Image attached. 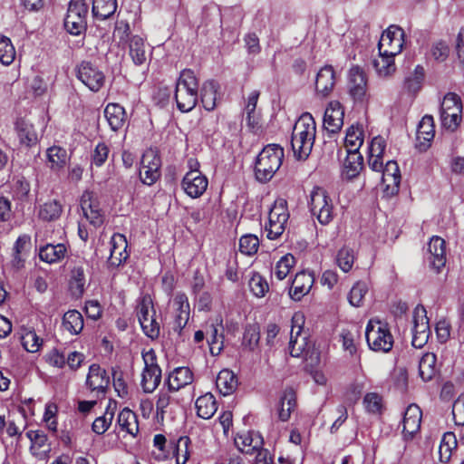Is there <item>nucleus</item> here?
<instances>
[{
	"instance_id": "f257e3e1",
	"label": "nucleus",
	"mask_w": 464,
	"mask_h": 464,
	"mask_svg": "<svg viewBox=\"0 0 464 464\" xmlns=\"http://www.w3.org/2000/svg\"><path fill=\"white\" fill-rule=\"evenodd\" d=\"M316 134V124L308 112L302 114L295 121L292 136L291 147L297 160H306L310 155Z\"/></svg>"
},
{
	"instance_id": "f03ea898",
	"label": "nucleus",
	"mask_w": 464,
	"mask_h": 464,
	"mask_svg": "<svg viewBox=\"0 0 464 464\" xmlns=\"http://www.w3.org/2000/svg\"><path fill=\"white\" fill-rule=\"evenodd\" d=\"M285 157L284 149L278 144H268L258 153L254 173L260 183H267L282 166Z\"/></svg>"
},
{
	"instance_id": "7ed1b4c3",
	"label": "nucleus",
	"mask_w": 464,
	"mask_h": 464,
	"mask_svg": "<svg viewBox=\"0 0 464 464\" xmlns=\"http://www.w3.org/2000/svg\"><path fill=\"white\" fill-rule=\"evenodd\" d=\"M174 98L177 108L181 112L192 111L198 101V82L195 72L184 69L177 81Z\"/></svg>"
},
{
	"instance_id": "20e7f679",
	"label": "nucleus",
	"mask_w": 464,
	"mask_h": 464,
	"mask_svg": "<svg viewBox=\"0 0 464 464\" xmlns=\"http://www.w3.org/2000/svg\"><path fill=\"white\" fill-rule=\"evenodd\" d=\"M365 337L369 348L374 352L389 353L393 347L394 339L389 324L379 319L369 320L365 329Z\"/></svg>"
},
{
	"instance_id": "39448f33",
	"label": "nucleus",
	"mask_w": 464,
	"mask_h": 464,
	"mask_svg": "<svg viewBox=\"0 0 464 464\" xmlns=\"http://www.w3.org/2000/svg\"><path fill=\"white\" fill-rule=\"evenodd\" d=\"M137 317L144 334L156 340L160 334V323L158 321L150 295H143L137 306Z\"/></svg>"
},
{
	"instance_id": "423d86ee",
	"label": "nucleus",
	"mask_w": 464,
	"mask_h": 464,
	"mask_svg": "<svg viewBox=\"0 0 464 464\" xmlns=\"http://www.w3.org/2000/svg\"><path fill=\"white\" fill-rule=\"evenodd\" d=\"M440 121L443 128L455 131L462 121V102L455 92H448L440 103Z\"/></svg>"
},
{
	"instance_id": "0eeeda50",
	"label": "nucleus",
	"mask_w": 464,
	"mask_h": 464,
	"mask_svg": "<svg viewBox=\"0 0 464 464\" xmlns=\"http://www.w3.org/2000/svg\"><path fill=\"white\" fill-rule=\"evenodd\" d=\"M141 357L144 368L141 374L140 385L144 392L151 393L161 382V369L158 364V359L154 349H143Z\"/></svg>"
},
{
	"instance_id": "6e6552de",
	"label": "nucleus",
	"mask_w": 464,
	"mask_h": 464,
	"mask_svg": "<svg viewBox=\"0 0 464 464\" xmlns=\"http://www.w3.org/2000/svg\"><path fill=\"white\" fill-rule=\"evenodd\" d=\"M289 217L287 201L281 198L276 199L269 210L268 223L266 225L268 239L276 240L282 236Z\"/></svg>"
},
{
	"instance_id": "1a4fd4ad",
	"label": "nucleus",
	"mask_w": 464,
	"mask_h": 464,
	"mask_svg": "<svg viewBox=\"0 0 464 464\" xmlns=\"http://www.w3.org/2000/svg\"><path fill=\"white\" fill-rule=\"evenodd\" d=\"M309 208L322 225L329 224L334 218V206L327 191L321 187H314L310 194Z\"/></svg>"
},
{
	"instance_id": "9d476101",
	"label": "nucleus",
	"mask_w": 464,
	"mask_h": 464,
	"mask_svg": "<svg viewBox=\"0 0 464 464\" xmlns=\"http://www.w3.org/2000/svg\"><path fill=\"white\" fill-rule=\"evenodd\" d=\"M89 7L84 0H72L64 18V28L72 35H80L87 29Z\"/></svg>"
},
{
	"instance_id": "9b49d317",
	"label": "nucleus",
	"mask_w": 464,
	"mask_h": 464,
	"mask_svg": "<svg viewBox=\"0 0 464 464\" xmlns=\"http://www.w3.org/2000/svg\"><path fill=\"white\" fill-rule=\"evenodd\" d=\"M161 158L157 150L149 149L142 154L140 169V181L148 186L155 184L161 176Z\"/></svg>"
},
{
	"instance_id": "f8f14e48",
	"label": "nucleus",
	"mask_w": 464,
	"mask_h": 464,
	"mask_svg": "<svg viewBox=\"0 0 464 464\" xmlns=\"http://www.w3.org/2000/svg\"><path fill=\"white\" fill-rule=\"evenodd\" d=\"M76 77L93 92H98L104 86L106 79L104 72L89 61H82L76 66Z\"/></svg>"
},
{
	"instance_id": "ddd939ff",
	"label": "nucleus",
	"mask_w": 464,
	"mask_h": 464,
	"mask_svg": "<svg viewBox=\"0 0 464 464\" xmlns=\"http://www.w3.org/2000/svg\"><path fill=\"white\" fill-rule=\"evenodd\" d=\"M80 207L85 218L94 227H100L105 220L104 211L101 208L100 200L93 191L85 190L80 198Z\"/></svg>"
},
{
	"instance_id": "4468645a",
	"label": "nucleus",
	"mask_w": 464,
	"mask_h": 464,
	"mask_svg": "<svg viewBox=\"0 0 464 464\" xmlns=\"http://www.w3.org/2000/svg\"><path fill=\"white\" fill-rule=\"evenodd\" d=\"M411 333V345L414 348H422L428 343L430 329L427 311L421 304H418L413 310V327Z\"/></svg>"
},
{
	"instance_id": "2eb2a0df",
	"label": "nucleus",
	"mask_w": 464,
	"mask_h": 464,
	"mask_svg": "<svg viewBox=\"0 0 464 464\" xmlns=\"http://www.w3.org/2000/svg\"><path fill=\"white\" fill-rule=\"evenodd\" d=\"M404 31L397 26L391 25L385 30L378 43L379 54L396 56L403 47Z\"/></svg>"
},
{
	"instance_id": "dca6fc26",
	"label": "nucleus",
	"mask_w": 464,
	"mask_h": 464,
	"mask_svg": "<svg viewBox=\"0 0 464 464\" xmlns=\"http://www.w3.org/2000/svg\"><path fill=\"white\" fill-rule=\"evenodd\" d=\"M348 86L349 93L355 103H368L370 96L367 93V77L360 66L354 65L350 69Z\"/></svg>"
},
{
	"instance_id": "f3484780",
	"label": "nucleus",
	"mask_w": 464,
	"mask_h": 464,
	"mask_svg": "<svg viewBox=\"0 0 464 464\" xmlns=\"http://www.w3.org/2000/svg\"><path fill=\"white\" fill-rule=\"evenodd\" d=\"M382 173V190L385 196L393 197L398 194L401 180V170L396 160H387Z\"/></svg>"
},
{
	"instance_id": "a211bd4d",
	"label": "nucleus",
	"mask_w": 464,
	"mask_h": 464,
	"mask_svg": "<svg viewBox=\"0 0 464 464\" xmlns=\"http://www.w3.org/2000/svg\"><path fill=\"white\" fill-rule=\"evenodd\" d=\"M208 186V178L199 169L188 171L182 179L181 187L191 198L201 197Z\"/></svg>"
},
{
	"instance_id": "6ab92c4d",
	"label": "nucleus",
	"mask_w": 464,
	"mask_h": 464,
	"mask_svg": "<svg viewBox=\"0 0 464 464\" xmlns=\"http://www.w3.org/2000/svg\"><path fill=\"white\" fill-rule=\"evenodd\" d=\"M110 256L107 260L109 267L117 268L123 264L129 257L127 251L128 241L126 237L121 233H114L111 237Z\"/></svg>"
},
{
	"instance_id": "aec40b11",
	"label": "nucleus",
	"mask_w": 464,
	"mask_h": 464,
	"mask_svg": "<svg viewBox=\"0 0 464 464\" xmlns=\"http://www.w3.org/2000/svg\"><path fill=\"white\" fill-rule=\"evenodd\" d=\"M87 387L93 392L97 393V397L105 393L110 385V377L106 370L102 369L99 364L92 363L89 367V372L86 378Z\"/></svg>"
},
{
	"instance_id": "412c9836",
	"label": "nucleus",
	"mask_w": 464,
	"mask_h": 464,
	"mask_svg": "<svg viewBox=\"0 0 464 464\" xmlns=\"http://www.w3.org/2000/svg\"><path fill=\"white\" fill-rule=\"evenodd\" d=\"M314 283V274L311 271L298 272L292 281L289 295L294 301H300L310 291Z\"/></svg>"
},
{
	"instance_id": "4be33fe9",
	"label": "nucleus",
	"mask_w": 464,
	"mask_h": 464,
	"mask_svg": "<svg viewBox=\"0 0 464 464\" xmlns=\"http://www.w3.org/2000/svg\"><path fill=\"white\" fill-rule=\"evenodd\" d=\"M435 136L434 120L431 115H424L417 127L416 148L420 151H426L431 145Z\"/></svg>"
},
{
	"instance_id": "5701e85b",
	"label": "nucleus",
	"mask_w": 464,
	"mask_h": 464,
	"mask_svg": "<svg viewBox=\"0 0 464 464\" xmlns=\"http://www.w3.org/2000/svg\"><path fill=\"white\" fill-rule=\"evenodd\" d=\"M235 445L243 453L254 454L264 450V440L258 431L249 430L237 434L235 438Z\"/></svg>"
},
{
	"instance_id": "b1692460",
	"label": "nucleus",
	"mask_w": 464,
	"mask_h": 464,
	"mask_svg": "<svg viewBox=\"0 0 464 464\" xmlns=\"http://www.w3.org/2000/svg\"><path fill=\"white\" fill-rule=\"evenodd\" d=\"M344 111L342 104L331 102L324 111V126L329 133H338L343 125Z\"/></svg>"
},
{
	"instance_id": "393cba45",
	"label": "nucleus",
	"mask_w": 464,
	"mask_h": 464,
	"mask_svg": "<svg viewBox=\"0 0 464 464\" xmlns=\"http://www.w3.org/2000/svg\"><path fill=\"white\" fill-rule=\"evenodd\" d=\"M428 251L430 266L436 273H440L447 261L446 241L439 236H433L428 244Z\"/></svg>"
},
{
	"instance_id": "a878e982",
	"label": "nucleus",
	"mask_w": 464,
	"mask_h": 464,
	"mask_svg": "<svg viewBox=\"0 0 464 464\" xmlns=\"http://www.w3.org/2000/svg\"><path fill=\"white\" fill-rule=\"evenodd\" d=\"M422 411L417 404H410L403 415L402 433L407 439H411L420 429Z\"/></svg>"
},
{
	"instance_id": "bb28decb",
	"label": "nucleus",
	"mask_w": 464,
	"mask_h": 464,
	"mask_svg": "<svg viewBox=\"0 0 464 464\" xmlns=\"http://www.w3.org/2000/svg\"><path fill=\"white\" fill-rule=\"evenodd\" d=\"M24 415L18 411L9 415L6 433L12 439L10 446H6V450L15 453L21 448L20 440L22 439L23 430L24 428Z\"/></svg>"
},
{
	"instance_id": "cd10ccee",
	"label": "nucleus",
	"mask_w": 464,
	"mask_h": 464,
	"mask_svg": "<svg viewBox=\"0 0 464 464\" xmlns=\"http://www.w3.org/2000/svg\"><path fill=\"white\" fill-rule=\"evenodd\" d=\"M386 149V140L383 137L378 135L374 137L368 147V165L373 171H382L385 165L383 164V154Z\"/></svg>"
},
{
	"instance_id": "c85d7f7f",
	"label": "nucleus",
	"mask_w": 464,
	"mask_h": 464,
	"mask_svg": "<svg viewBox=\"0 0 464 464\" xmlns=\"http://www.w3.org/2000/svg\"><path fill=\"white\" fill-rule=\"evenodd\" d=\"M206 336L210 353L214 356L218 355L224 348L225 340L222 319H217L215 323L207 324Z\"/></svg>"
},
{
	"instance_id": "c756f323",
	"label": "nucleus",
	"mask_w": 464,
	"mask_h": 464,
	"mask_svg": "<svg viewBox=\"0 0 464 464\" xmlns=\"http://www.w3.org/2000/svg\"><path fill=\"white\" fill-rule=\"evenodd\" d=\"M194 381V374L188 367H178L169 372L166 384L170 392H175L189 385Z\"/></svg>"
},
{
	"instance_id": "7c9ffc66",
	"label": "nucleus",
	"mask_w": 464,
	"mask_h": 464,
	"mask_svg": "<svg viewBox=\"0 0 464 464\" xmlns=\"http://www.w3.org/2000/svg\"><path fill=\"white\" fill-rule=\"evenodd\" d=\"M26 437L31 441L30 451L38 459H45L51 451V446L47 443V435L44 430H28Z\"/></svg>"
},
{
	"instance_id": "2f4dec72",
	"label": "nucleus",
	"mask_w": 464,
	"mask_h": 464,
	"mask_svg": "<svg viewBox=\"0 0 464 464\" xmlns=\"http://www.w3.org/2000/svg\"><path fill=\"white\" fill-rule=\"evenodd\" d=\"M335 85V72L331 65L322 67L315 79V90L318 94L326 97Z\"/></svg>"
},
{
	"instance_id": "473e14b6",
	"label": "nucleus",
	"mask_w": 464,
	"mask_h": 464,
	"mask_svg": "<svg viewBox=\"0 0 464 464\" xmlns=\"http://www.w3.org/2000/svg\"><path fill=\"white\" fill-rule=\"evenodd\" d=\"M296 408V392L291 387H287L282 392L278 405H277V415L281 421H287L292 412Z\"/></svg>"
},
{
	"instance_id": "72a5a7b5",
	"label": "nucleus",
	"mask_w": 464,
	"mask_h": 464,
	"mask_svg": "<svg viewBox=\"0 0 464 464\" xmlns=\"http://www.w3.org/2000/svg\"><path fill=\"white\" fill-rule=\"evenodd\" d=\"M104 117L113 131H118L127 121V113L123 106L119 103H108L104 109Z\"/></svg>"
},
{
	"instance_id": "f704fd0d",
	"label": "nucleus",
	"mask_w": 464,
	"mask_h": 464,
	"mask_svg": "<svg viewBox=\"0 0 464 464\" xmlns=\"http://www.w3.org/2000/svg\"><path fill=\"white\" fill-rule=\"evenodd\" d=\"M67 252L65 244H46L39 248V258L47 264H56L64 259Z\"/></svg>"
},
{
	"instance_id": "c9c22d12",
	"label": "nucleus",
	"mask_w": 464,
	"mask_h": 464,
	"mask_svg": "<svg viewBox=\"0 0 464 464\" xmlns=\"http://www.w3.org/2000/svg\"><path fill=\"white\" fill-rule=\"evenodd\" d=\"M14 130L22 145L32 147L38 141L34 125L24 118H18L14 122Z\"/></svg>"
},
{
	"instance_id": "e433bc0d",
	"label": "nucleus",
	"mask_w": 464,
	"mask_h": 464,
	"mask_svg": "<svg viewBox=\"0 0 464 464\" xmlns=\"http://www.w3.org/2000/svg\"><path fill=\"white\" fill-rule=\"evenodd\" d=\"M198 417L208 420L218 411V402L211 392H207L199 396L195 401Z\"/></svg>"
},
{
	"instance_id": "4c0bfd02",
	"label": "nucleus",
	"mask_w": 464,
	"mask_h": 464,
	"mask_svg": "<svg viewBox=\"0 0 464 464\" xmlns=\"http://www.w3.org/2000/svg\"><path fill=\"white\" fill-rule=\"evenodd\" d=\"M216 386L223 396L230 395L237 387V377L232 371L223 369L217 376Z\"/></svg>"
},
{
	"instance_id": "58836bf2",
	"label": "nucleus",
	"mask_w": 464,
	"mask_h": 464,
	"mask_svg": "<svg viewBox=\"0 0 464 464\" xmlns=\"http://www.w3.org/2000/svg\"><path fill=\"white\" fill-rule=\"evenodd\" d=\"M218 84L214 80L206 81L200 89V101L206 111H211L217 106Z\"/></svg>"
},
{
	"instance_id": "ea45409f",
	"label": "nucleus",
	"mask_w": 464,
	"mask_h": 464,
	"mask_svg": "<svg viewBox=\"0 0 464 464\" xmlns=\"http://www.w3.org/2000/svg\"><path fill=\"white\" fill-rule=\"evenodd\" d=\"M304 323V315L301 314H295L292 317V327L290 331L289 350L293 357H298L302 353L304 343L295 347L298 342V337L303 330L302 324Z\"/></svg>"
},
{
	"instance_id": "a19ab883",
	"label": "nucleus",
	"mask_w": 464,
	"mask_h": 464,
	"mask_svg": "<svg viewBox=\"0 0 464 464\" xmlns=\"http://www.w3.org/2000/svg\"><path fill=\"white\" fill-rule=\"evenodd\" d=\"M438 372L437 356L433 353H426L422 355L419 362V376L424 382H428Z\"/></svg>"
},
{
	"instance_id": "79ce46f5",
	"label": "nucleus",
	"mask_w": 464,
	"mask_h": 464,
	"mask_svg": "<svg viewBox=\"0 0 464 464\" xmlns=\"http://www.w3.org/2000/svg\"><path fill=\"white\" fill-rule=\"evenodd\" d=\"M117 422L121 430H125L131 436L136 437L139 433L138 417L136 413L128 407H125L120 411Z\"/></svg>"
},
{
	"instance_id": "37998d69",
	"label": "nucleus",
	"mask_w": 464,
	"mask_h": 464,
	"mask_svg": "<svg viewBox=\"0 0 464 464\" xmlns=\"http://www.w3.org/2000/svg\"><path fill=\"white\" fill-rule=\"evenodd\" d=\"M129 54L135 65H142L147 61L145 41L139 35H133L129 43Z\"/></svg>"
},
{
	"instance_id": "c03bdc74",
	"label": "nucleus",
	"mask_w": 464,
	"mask_h": 464,
	"mask_svg": "<svg viewBox=\"0 0 464 464\" xmlns=\"http://www.w3.org/2000/svg\"><path fill=\"white\" fill-rule=\"evenodd\" d=\"M63 210V205L59 200H49L40 206L38 217L46 222L56 221L61 218Z\"/></svg>"
},
{
	"instance_id": "a18cd8bd",
	"label": "nucleus",
	"mask_w": 464,
	"mask_h": 464,
	"mask_svg": "<svg viewBox=\"0 0 464 464\" xmlns=\"http://www.w3.org/2000/svg\"><path fill=\"white\" fill-rule=\"evenodd\" d=\"M343 166L347 178H356L363 168V157L359 150L347 152Z\"/></svg>"
},
{
	"instance_id": "49530a36",
	"label": "nucleus",
	"mask_w": 464,
	"mask_h": 464,
	"mask_svg": "<svg viewBox=\"0 0 464 464\" xmlns=\"http://www.w3.org/2000/svg\"><path fill=\"white\" fill-rule=\"evenodd\" d=\"M85 274L82 266H75L71 271L69 289L75 297H81L85 289Z\"/></svg>"
},
{
	"instance_id": "de8ad7c7",
	"label": "nucleus",
	"mask_w": 464,
	"mask_h": 464,
	"mask_svg": "<svg viewBox=\"0 0 464 464\" xmlns=\"http://www.w3.org/2000/svg\"><path fill=\"white\" fill-rule=\"evenodd\" d=\"M363 130L361 126L352 125L346 130L344 146L347 152L359 150L363 143Z\"/></svg>"
},
{
	"instance_id": "09e8293b",
	"label": "nucleus",
	"mask_w": 464,
	"mask_h": 464,
	"mask_svg": "<svg viewBox=\"0 0 464 464\" xmlns=\"http://www.w3.org/2000/svg\"><path fill=\"white\" fill-rule=\"evenodd\" d=\"M63 325L72 334H79L84 326L83 317L77 310H69L63 316Z\"/></svg>"
},
{
	"instance_id": "8fccbe9b",
	"label": "nucleus",
	"mask_w": 464,
	"mask_h": 464,
	"mask_svg": "<svg viewBox=\"0 0 464 464\" xmlns=\"http://www.w3.org/2000/svg\"><path fill=\"white\" fill-rule=\"evenodd\" d=\"M458 440L453 432L444 433L440 447H439V458L442 463H448L450 460L452 450L457 449Z\"/></svg>"
},
{
	"instance_id": "3c124183",
	"label": "nucleus",
	"mask_w": 464,
	"mask_h": 464,
	"mask_svg": "<svg viewBox=\"0 0 464 464\" xmlns=\"http://www.w3.org/2000/svg\"><path fill=\"white\" fill-rule=\"evenodd\" d=\"M117 9V0H93L92 14L93 16L105 20L111 17Z\"/></svg>"
},
{
	"instance_id": "603ef678",
	"label": "nucleus",
	"mask_w": 464,
	"mask_h": 464,
	"mask_svg": "<svg viewBox=\"0 0 464 464\" xmlns=\"http://www.w3.org/2000/svg\"><path fill=\"white\" fill-rule=\"evenodd\" d=\"M113 405L111 407V401H110L103 415L97 417L92 422V429L96 434L102 435L110 428L115 413L116 401H113Z\"/></svg>"
},
{
	"instance_id": "864d4df0",
	"label": "nucleus",
	"mask_w": 464,
	"mask_h": 464,
	"mask_svg": "<svg viewBox=\"0 0 464 464\" xmlns=\"http://www.w3.org/2000/svg\"><path fill=\"white\" fill-rule=\"evenodd\" d=\"M260 326L257 323L247 324L243 334L242 345L254 351L259 343Z\"/></svg>"
},
{
	"instance_id": "5fc2aeb1",
	"label": "nucleus",
	"mask_w": 464,
	"mask_h": 464,
	"mask_svg": "<svg viewBox=\"0 0 464 464\" xmlns=\"http://www.w3.org/2000/svg\"><path fill=\"white\" fill-rule=\"evenodd\" d=\"M248 286L251 293L258 298L264 297L269 291L268 282L258 272H253Z\"/></svg>"
},
{
	"instance_id": "6e6d98bb",
	"label": "nucleus",
	"mask_w": 464,
	"mask_h": 464,
	"mask_svg": "<svg viewBox=\"0 0 464 464\" xmlns=\"http://www.w3.org/2000/svg\"><path fill=\"white\" fill-rule=\"evenodd\" d=\"M394 57L392 55L380 54L378 59L373 60L372 65L379 75L388 76L395 72Z\"/></svg>"
},
{
	"instance_id": "4d7b16f0",
	"label": "nucleus",
	"mask_w": 464,
	"mask_h": 464,
	"mask_svg": "<svg viewBox=\"0 0 464 464\" xmlns=\"http://www.w3.org/2000/svg\"><path fill=\"white\" fill-rule=\"evenodd\" d=\"M295 265V258L292 254L283 256L276 264L275 276L278 280L285 279Z\"/></svg>"
},
{
	"instance_id": "13d9d810",
	"label": "nucleus",
	"mask_w": 464,
	"mask_h": 464,
	"mask_svg": "<svg viewBox=\"0 0 464 464\" xmlns=\"http://www.w3.org/2000/svg\"><path fill=\"white\" fill-rule=\"evenodd\" d=\"M47 159L52 169H62L67 161L66 150L59 146H53L47 150Z\"/></svg>"
},
{
	"instance_id": "bf43d9fd",
	"label": "nucleus",
	"mask_w": 464,
	"mask_h": 464,
	"mask_svg": "<svg viewBox=\"0 0 464 464\" xmlns=\"http://www.w3.org/2000/svg\"><path fill=\"white\" fill-rule=\"evenodd\" d=\"M354 260V252L350 247L343 246L337 253L336 263L344 273L349 272L353 268Z\"/></svg>"
},
{
	"instance_id": "052dcab7",
	"label": "nucleus",
	"mask_w": 464,
	"mask_h": 464,
	"mask_svg": "<svg viewBox=\"0 0 464 464\" xmlns=\"http://www.w3.org/2000/svg\"><path fill=\"white\" fill-rule=\"evenodd\" d=\"M21 343L25 351L29 353L38 352L43 344V339L40 338L34 329L27 330L21 337Z\"/></svg>"
},
{
	"instance_id": "680f3d73",
	"label": "nucleus",
	"mask_w": 464,
	"mask_h": 464,
	"mask_svg": "<svg viewBox=\"0 0 464 464\" xmlns=\"http://www.w3.org/2000/svg\"><path fill=\"white\" fill-rule=\"evenodd\" d=\"M259 247V239L252 234L244 235L239 239V251L246 256L255 255Z\"/></svg>"
},
{
	"instance_id": "e2e57ef3",
	"label": "nucleus",
	"mask_w": 464,
	"mask_h": 464,
	"mask_svg": "<svg viewBox=\"0 0 464 464\" xmlns=\"http://www.w3.org/2000/svg\"><path fill=\"white\" fill-rule=\"evenodd\" d=\"M368 292L367 285L363 282H357L350 290L348 300L354 307H360L362 304L363 298Z\"/></svg>"
},
{
	"instance_id": "0e129e2a",
	"label": "nucleus",
	"mask_w": 464,
	"mask_h": 464,
	"mask_svg": "<svg viewBox=\"0 0 464 464\" xmlns=\"http://www.w3.org/2000/svg\"><path fill=\"white\" fill-rule=\"evenodd\" d=\"M363 405L370 413H382L383 408L382 397L377 392H368L363 398Z\"/></svg>"
},
{
	"instance_id": "69168bd1",
	"label": "nucleus",
	"mask_w": 464,
	"mask_h": 464,
	"mask_svg": "<svg viewBox=\"0 0 464 464\" xmlns=\"http://www.w3.org/2000/svg\"><path fill=\"white\" fill-rule=\"evenodd\" d=\"M343 349L348 352L349 354L353 357L356 356L357 360L360 361V355H357V346L355 343V334L350 330L343 329L340 334Z\"/></svg>"
},
{
	"instance_id": "338daca9",
	"label": "nucleus",
	"mask_w": 464,
	"mask_h": 464,
	"mask_svg": "<svg viewBox=\"0 0 464 464\" xmlns=\"http://www.w3.org/2000/svg\"><path fill=\"white\" fill-rule=\"evenodd\" d=\"M110 149L105 142H99L92 154V163L96 167H102L108 159Z\"/></svg>"
},
{
	"instance_id": "774afa93",
	"label": "nucleus",
	"mask_w": 464,
	"mask_h": 464,
	"mask_svg": "<svg viewBox=\"0 0 464 464\" xmlns=\"http://www.w3.org/2000/svg\"><path fill=\"white\" fill-rule=\"evenodd\" d=\"M452 416L456 425H464V393H461L453 402Z\"/></svg>"
}]
</instances>
